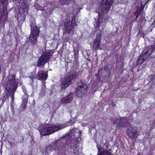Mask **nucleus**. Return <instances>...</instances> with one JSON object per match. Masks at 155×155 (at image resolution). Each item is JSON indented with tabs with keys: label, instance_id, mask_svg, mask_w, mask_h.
Segmentation results:
<instances>
[{
	"label": "nucleus",
	"instance_id": "obj_1",
	"mask_svg": "<svg viewBox=\"0 0 155 155\" xmlns=\"http://www.w3.org/2000/svg\"><path fill=\"white\" fill-rule=\"evenodd\" d=\"M74 123V121L70 120L64 124H58L55 125L49 124L45 127L42 126H40L38 127V130L41 136L43 137L53 133L67 126L71 125Z\"/></svg>",
	"mask_w": 155,
	"mask_h": 155
},
{
	"label": "nucleus",
	"instance_id": "obj_22",
	"mask_svg": "<svg viewBox=\"0 0 155 155\" xmlns=\"http://www.w3.org/2000/svg\"><path fill=\"white\" fill-rule=\"evenodd\" d=\"M72 0H61V2L62 5H68L70 4V1Z\"/></svg>",
	"mask_w": 155,
	"mask_h": 155
},
{
	"label": "nucleus",
	"instance_id": "obj_21",
	"mask_svg": "<svg viewBox=\"0 0 155 155\" xmlns=\"http://www.w3.org/2000/svg\"><path fill=\"white\" fill-rule=\"evenodd\" d=\"M97 155H113L112 154L107 150H103V151L99 153H98Z\"/></svg>",
	"mask_w": 155,
	"mask_h": 155
},
{
	"label": "nucleus",
	"instance_id": "obj_15",
	"mask_svg": "<svg viewBox=\"0 0 155 155\" xmlns=\"http://www.w3.org/2000/svg\"><path fill=\"white\" fill-rule=\"evenodd\" d=\"M128 119L126 117H123L120 118L117 123V125L120 127L123 128L126 127L129 124H128Z\"/></svg>",
	"mask_w": 155,
	"mask_h": 155
},
{
	"label": "nucleus",
	"instance_id": "obj_28",
	"mask_svg": "<svg viewBox=\"0 0 155 155\" xmlns=\"http://www.w3.org/2000/svg\"><path fill=\"white\" fill-rule=\"evenodd\" d=\"M0 101H2V102H3V101L1 99H0Z\"/></svg>",
	"mask_w": 155,
	"mask_h": 155
},
{
	"label": "nucleus",
	"instance_id": "obj_10",
	"mask_svg": "<svg viewBox=\"0 0 155 155\" xmlns=\"http://www.w3.org/2000/svg\"><path fill=\"white\" fill-rule=\"evenodd\" d=\"M155 50V43L145 48L142 52L148 58Z\"/></svg>",
	"mask_w": 155,
	"mask_h": 155
},
{
	"label": "nucleus",
	"instance_id": "obj_19",
	"mask_svg": "<svg viewBox=\"0 0 155 155\" xmlns=\"http://www.w3.org/2000/svg\"><path fill=\"white\" fill-rule=\"evenodd\" d=\"M38 77L39 78L38 79H40L45 80L47 79L48 77L47 73L46 72L43 71H39L38 73Z\"/></svg>",
	"mask_w": 155,
	"mask_h": 155
},
{
	"label": "nucleus",
	"instance_id": "obj_9",
	"mask_svg": "<svg viewBox=\"0 0 155 155\" xmlns=\"http://www.w3.org/2000/svg\"><path fill=\"white\" fill-rule=\"evenodd\" d=\"M67 143H68V146L73 149V152L76 153L77 151L78 146V142L76 139H74L72 140L69 139L68 140Z\"/></svg>",
	"mask_w": 155,
	"mask_h": 155
},
{
	"label": "nucleus",
	"instance_id": "obj_27",
	"mask_svg": "<svg viewBox=\"0 0 155 155\" xmlns=\"http://www.w3.org/2000/svg\"><path fill=\"white\" fill-rule=\"evenodd\" d=\"M1 71H2V68H1L0 67V74H1Z\"/></svg>",
	"mask_w": 155,
	"mask_h": 155
},
{
	"label": "nucleus",
	"instance_id": "obj_3",
	"mask_svg": "<svg viewBox=\"0 0 155 155\" xmlns=\"http://www.w3.org/2000/svg\"><path fill=\"white\" fill-rule=\"evenodd\" d=\"M79 78L78 74L74 73L67 76L61 83V86L62 89H65L72 84Z\"/></svg>",
	"mask_w": 155,
	"mask_h": 155
},
{
	"label": "nucleus",
	"instance_id": "obj_24",
	"mask_svg": "<svg viewBox=\"0 0 155 155\" xmlns=\"http://www.w3.org/2000/svg\"><path fill=\"white\" fill-rule=\"evenodd\" d=\"M21 17H23L22 18H21V19L22 20H24L25 19L26 16L24 14H23L21 15Z\"/></svg>",
	"mask_w": 155,
	"mask_h": 155
},
{
	"label": "nucleus",
	"instance_id": "obj_17",
	"mask_svg": "<svg viewBox=\"0 0 155 155\" xmlns=\"http://www.w3.org/2000/svg\"><path fill=\"white\" fill-rule=\"evenodd\" d=\"M71 133L73 134V138L77 140L80 137V134H81V132L76 128L72 129Z\"/></svg>",
	"mask_w": 155,
	"mask_h": 155
},
{
	"label": "nucleus",
	"instance_id": "obj_4",
	"mask_svg": "<svg viewBox=\"0 0 155 155\" xmlns=\"http://www.w3.org/2000/svg\"><path fill=\"white\" fill-rule=\"evenodd\" d=\"M7 85L5 87L7 91L9 93L13 94L18 87V84L15 81V76L13 74L9 76Z\"/></svg>",
	"mask_w": 155,
	"mask_h": 155
},
{
	"label": "nucleus",
	"instance_id": "obj_18",
	"mask_svg": "<svg viewBox=\"0 0 155 155\" xmlns=\"http://www.w3.org/2000/svg\"><path fill=\"white\" fill-rule=\"evenodd\" d=\"M148 58L147 56H146L142 52L137 59V63L138 64H141Z\"/></svg>",
	"mask_w": 155,
	"mask_h": 155
},
{
	"label": "nucleus",
	"instance_id": "obj_14",
	"mask_svg": "<svg viewBox=\"0 0 155 155\" xmlns=\"http://www.w3.org/2000/svg\"><path fill=\"white\" fill-rule=\"evenodd\" d=\"M74 94L70 93L67 95L66 97L62 98L60 102L61 104L69 103L71 102L73 99Z\"/></svg>",
	"mask_w": 155,
	"mask_h": 155
},
{
	"label": "nucleus",
	"instance_id": "obj_11",
	"mask_svg": "<svg viewBox=\"0 0 155 155\" xmlns=\"http://www.w3.org/2000/svg\"><path fill=\"white\" fill-rule=\"evenodd\" d=\"M22 90L25 95L22 98V103L20 107L22 110H23L24 108L26 107L27 104L28 103V95L26 89L24 88H22Z\"/></svg>",
	"mask_w": 155,
	"mask_h": 155
},
{
	"label": "nucleus",
	"instance_id": "obj_5",
	"mask_svg": "<svg viewBox=\"0 0 155 155\" xmlns=\"http://www.w3.org/2000/svg\"><path fill=\"white\" fill-rule=\"evenodd\" d=\"M53 54V52L50 51L44 53L38 59L37 66L40 67L42 65H44L51 58Z\"/></svg>",
	"mask_w": 155,
	"mask_h": 155
},
{
	"label": "nucleus",
	"instance_id": "obj_16",
	"mask_svg": "<svg viewBox=\"0 0 155 155\" xmlns=\"http://www.w3.org/2000/svg\"><path fill=\"white\" fill-rule=\"evenodd\" d=\"M94 25V27L96 28L101 26V28L103 29L105 26V22L100 21L99 18H97V19H95V24Z\"/></svg>",
	"mask_w": 155,
	"mask_h": 155
},
{
	"label": "nucleus",
	"instance_id": "obj_29",
	"mask_svg": "<svg viewBox=\"0 0 155 155\" xmlns=\"http://www.w3.org/2000/svg\"><path fill=\"white\" fill-rule=\"evenodd\" d=\"M138 16H136V18H138Z\"/></svg>",
	"mask_w": 155,
	"mask_h": 155
},
{
	"label": "nucleus",
	"instance_id": "obj_8",
	"mask_svg": "<svg viewBox=\"0 0 155 155\" xmlns=\"http://www.w3.org/2000/svg\"><path fill=\"white\" fill-rule=\"evenodd\" d=\"M64 24L65 31L68 32L73 29L75 25L76 26L77 25L76 24L75 18H73L71 21H70L68 17H67L66 21L64 22Z\"/></svg>",
	"mask_w": 155,
	"mask_h": 155
},
{
	"label": "nucleus",
	"instance_id": "obj_12",
	"mask_svg": "<svg viewBox=\"0 0 155 155\" xmlns=\"http://www.w3.org/2000/svg\"><path fill=\"white\" fill-rule=\"evenodd\" d=\"M101 34L98 32L96 35V37L95 41L93 43L92 48L94 49H97L100 48V42L101 41Z\"/></svg>",
	"mask_w": 155,
	"mask_h": 155
},
{
	"label": "nucleus",
	"instance_id": "obj_26",
	"mask_svg": "<svg viewBox=\"0 0 155 155\" xmlns=\"http://www.w3.org/2000/svg\"><path fill=\"white\" fill-rule=\"evenodd\" d=\"M69 40V37H67V38L66 39V41H68Z\"/></svg>",
	"mask_w": 155,
	"mask_h": 155
},
{
	"label": "nucleus",
	"instance_id": "obj_20",
	"mask_svg": "<svg viewBox=\"0 0 155 155\" xmlns=\"http://www.w3.org/2000/svg\"><path fill=\"white\" fill-rule=\"evenodd\" d=\"M106 140H102L101 141L100 146H98L97 144V147L98 151V153L101 151L103 149V147H104L106 144Z\"/></svg>",
	"mask_w": 155,
	"mask_h": 155
},
{
	"label": "nucleus",
	"instance_id": "obj_25",
	"mask_svg": "<svg viewBox=\"0 0 155 155\" xmlns=\"http://www.w3.org/2000/svg\"><path fill=\"white\" fill-rule=\"evenodd\" d=\"M6 0H0V2H1L2 4H3L5 2Z\"/></svg>",
	"mask_w": 155,
	"mask_h": 155
},
{
	"label": "nucleus",
	"instance_id": "obj_7",
	"mask_svg": "<svg viewBox=\"0 0 155 155\" xmlns=\"http://www.w3.org/2000/svg\"><path fill=\"white\" fill-rule=\"evenodd\" d=\"M113 1V0H102L101 10L103 14H105L108 11Z\"/></svg>",
	"mask_w": 155,
	"mask_h": 155
},
{
	"label": "nucleus",
	"instance_id": "obj_6",
	"mask_svg": "<svg viewBox=\"0 0 155 155\" xmlns=\"http://www.w3.org/2000/svg\"><path fill=\"white\" fill-rule=\"evenodd\" d=\"M79 87L77 88L76 91V95L78 97H82L87 92V86L80 82L79 83Z\"/></svg>",
	"mask_w": 155,
	"mask_h": 155
},
{
	"label": "nucleus",
	"instance_id": "obj_13",
	"mask_svg": "<svg viewBox=\"0 0 155 155\" xmlns=\"http://www.w3.org/2000/svg\"><path fill=\"white\" fill-rule=\"evenodd\" d=\"M128 136L133 139L136 138L137 137V131L136 128L132 127L131 129L128 130Z\"/></svg>",
	"mask_w": 155,
	"mask_h": 155
},
{
	"label": "nucleus",
	"instance_id": "obj_2",
	"mask_svg": "<svg viewBox=\"0 0 155 155\" xmlns=\"http://www.w3.org/2000/svg\"><path fill=\"white\" fill-rule=\"evenodd\" d=\"M30 25L31 28V34L27 41L30 42L32 45H35L36 44L40 31L36 26L35 22L34 21L31 22Z\"/></svg>",
	"mask_w": 155,
	"mask_h": 155
},
{
	"label": "nucleus",
	"instance_id": "obj_23",
	"mask_svg": "<svg viewBox=\"0 0 155 155\" xmlns=\"http://www.w3.org/2000/svg\"><path fill=\"white\" fill-rule=\"evenodd\" d=\"M111 120L112 122H113L114 124H117V119H115L114 120H113V118H112L111 119Z\"/></svg>",
	"mask_w": 155,
	"mask_h": 155
}]
</instances>
